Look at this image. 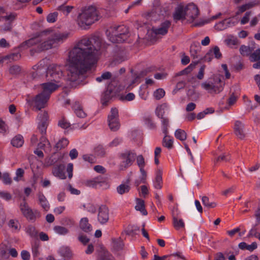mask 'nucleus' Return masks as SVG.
Returning a JSON list of instances; mask_svg holds the SVG:
<instances>
[{
  "label": "nucleus",
  "instance_id": "5701e85b",
  "mask_svg": "<svg viewBox=\"0 0 260 260\" xmlns=\"http://www.w3.org/2000/svg\"><path fill=\"white\" fill-rule=\"evenodd\" d=\"M116 120H118V111L116 108L111 109L110 113L108 116V125L110 126L112 123H115Z\"/></svg>",
  "mask_w": 260,
  "mask_h": 260
},
{
  "label": "nucleus",
  "instance_id": "f3484780",
  "mask_svg": "<svg viewBox=\"0 0 260 260\" xmlns=\"http://www.w3.org/2000/svg\"><path fill=\"white\" fill-rule=\"evenodd\" d=\"M72 108L78 117L83 118L86 116V114L83 111L82 106L79 101L73 102Z\"/></svg>",
  "mask_w": 260,
  "mask_h": 260
},
{
  "label": "nucleus",
  "instance_id": "37998d69",
  "mask_svg": "<svg viewBox=\"0 0 260 260\" xmlns=\"http://www.w3.org/2000/svg\"><path fill=\"white\" fill-rule=\"evenodd\" d=\"M231 159L230 155L229 153H223L218 156L214 160V163L216 164L220 161H229Z\"/></svg>",
  "mask_w": 260,
  "mask_h": 260
},
{
  "label": "nucleus",
  "instance_id": "774afa93",
  "mask_svg": "<svg viewBox=\"0 0 260 260\" xmlns=\"http://www.w3.org/2000/svg\"><path fill=\"white\" fill-rule=\"evenodd\" d=\"M21 68L19 66L14 65L11 66L9 69V72L13 75H17L20 73Z\"/></svg>",
  "mask_w": 260,
  "mask_h": 260
},
{
  "label": "nucleus",
  "instance_id": "c756f323",
  "mask_svg": "<svg viewBox=\"0 0 260 260\" xmlns=\"http://www.w3.org/2000/svg\"><path fill=\"white\" fill-rule=\"evenodd\" d=\"M202 202L204 207L208 209L214 208L216 207L217 204L214 202H211L207 196H203L202 198Z\"/></svg>",
  "mask_w": 260,
  "mask_h": 260
},
{
  "label": "nucleus",
  "instance_id": "a18cd8bd",
  "mask_svg": "<svg viewBox=\"0 0 260 260\" xmlns=\"http://www.w3.org/2000/svg\"><path fill=\"white\" fill-rule=\"evenodd\" d=\"M73 9V7L70 6L61 5L58 7L57 10L62 12L65 15H68Z\"/></svg>",
  "mask_w": 260,
  "mask_h": 260
},
{
  "label": "nucleus",
  "instance_id": "6ab92c4d",
  "mask_svg": "<svg viewBox=\"0 0 260 260\" xmlns=\"http://www.w3.org/2000/svg\"><path fill=\"white\" fill-rule=\"evenodd\" d=\"M124 242L120 237L112 239V249L113 251H119L123 249Z\"/></svg>",
  "mask_w": 260,
  "mask_h": 260
},
{
  "label": "nucleus",
  "instance_id": "9d476101",
  "mask_svg": "<svg viewBox=\"0 0 260 260\" xmlns=\"http://www.w3.org/2000/svg\"><path fill=\"white\" fill-rule=\"evenodd\" d=\"M136 153L131 150H125L120 154V157L123 159L121 162V167L126 168L131 166L135 160Z\"/></svg>",
  "mask_w": 260,
  "mask_h": 260
},
{
  "label": "nucleus",
  "instance_id": "49530a36",
  "mask_svg": "<svg viewBox=\"0 0 260 260\" xmlns=\"http://www.w3.org/2000/svg\"><path fill=\"white\" fill-rule=\"evenodd\" d=\"M20 57H21V54H20L19 52H18L12 53H11L9 55L5 56L4 57V59H9L10 60L15 61V60H17L19 59L20 58Z\"/></svg>",
  "mask_w": 260,
  "mask_h": 260
},
{
  "label": "nucleus",
  "instance_id": "a19ab883",
  "mask_svg": "<svg viewBox=\"0 0 260 260\" xmlns=\"http://www.w3.org/2000/svg\"><path fill=\"white\" fill-rule=\"evenodd\" d=\"M144 121L146 125L150 128L153 129L155 127V124L153 122L152 120V117L150 115H147L144 117Z\"/></svg>",
  "mask_w": 260,
  "mask_h": 260
},
{
  "label": "nucleus",
  "instance_id": "5fc2aeb1",
  "mask_svg": "<svg viewBox=\"0 0 260 260\" xmlns=\"http://www.w3.org/2000/svg\"><path fill=\"white\" fill-rule=\"evenodd\" d=\"M48 123L46 122H40L38 124V129L41 135H46Z\"/></svg>",
  "mask_w": 260,
  "mask_h": 260
},
{
  "label": "nucleus",
  "instance_id": "ddd939ff",
  "mask_svg": "<svg viewBox=\"0 0 260 260\" xmlns=\"http://www.w3.org/2000/svg\"><path fill=\"white\" fill-rule=\"evenodd\" d=\"M49 99H26L27 103L35 108L37 110H40L46 107Z\"/></svg>",
  "mask_w": 260,
  "mask_h": 260
},
{
  "label": "nucleus",
  "instance_id": "58836bf2",
  "mask_svg": "<svg viewBox=\"0 0 260 260\" xmlns=\"http://www.w3.org/2000/svg\"><path fill=\"white\" fill-rule=\"evenodd\" d=\"M162 175L161 173L160 172L156 174L155 182H154V187L156 189H160L162 187Z\"/></svg>",
  "mask_w": 260,
  "mask_h": 260
},
{
  "label": "nucleus",
  "instance_id": "e433bc0d",
  "mask_svg": "<svg viewBox=\"0 0 260 260\" xmlns=\"http://www.w3.org/2000/svg\"><path fill=\"white\" fill-rule=\"evenodd\" d=\"M130 186L125 184H121L117 187V191L120 194H123L129 192Z\"/></svg>",
  "mask_w": 260,
  "mask_h": 260
},
{
  "label": "nucleus",
  "instance_id": "20e7f679",
  "mask_svg": "<svg viewBox=\"0 0 260 260\" xmlns=\"http://www.w3.org/2000/svg\"><path fill=\"white\" fill-rule=\"evenodd\" d=\"M222 78L223 77L220 75H213L207 81L202 83V86L210 93H219L223 90L224 85Z\"/></svg>",
  "mask_w": 260,
  "mask_h": 260
},
{
  "label": "nucleus",
  "instance_id": "680f3d73",
  "mask_svg": "<svg viewBox=\"0 0 260 260\" xmlns=\"http://www.w3.org/2000/svg\"><path fill=\"white\" fill-rule=\"evenodd\" d=\"M58 125L62 128L66 129L71 126V124L64 117H62L58 121Z\"/></svg>",
  "mask_w": 260,
  "mask_h": 260
},
{
  "label": "nucleus",
  "instance_id": "f8f14e48",
  "mask_svg": "<svg viewBox=\"0 0 260 260\" xmlns=\"http://www.w3.org/2000/svg\"><path fill=\"white\" fill-rule=\"evenodd\" d=\"M116 31L110 28L106 31L108 39L113 43H121L125 42L127 39H123L122 34L119 32L115 33Z\"/></svg>",
  "mask_w": 260,
  "mask_h": 260
},
{
  "label": "nucleus",
  "instance_id": "603ef678",
  "mask_svg": "<svg viewBox=\"0 0 260 260\" xmlns=\"http://www.w3.org/2000/svg\"><path fill=\"white\" fill-rule=\"evenodd\" d=\"M249 59L251 62H255L260 60V49L256 50L253 53H251Z\"/></svg>",
  "mask_w": 260,
  "mask_h": 260
},
{
  "label": "nucleus",
  "instance_id": "6e6552de",
  "mask_svg": "<svg viewBox=\"0 0 260 260\" xmlns=\"http://www.w3.org/2000/svg\"><path fill=\"white\" fill-rule=\"evenodd\" d=\"M172 216L173 219V225L176 230L185 227V223L182 218H180L181 212L176 206L173 207L172 209Z\"/></svg>",
  "mask_w": 260,
  "mask_h": 260
},
{
  "label": "nucleus",
  "instance_id": "0e129e2a",
  "mask_svg": "<svg viewBox=\"0 0 260 260\" xmlns=\"http://www.w3.org/2000/svg\"><path fill=\"white\" fill-rule=\"evenodd\" d=\"M58 16L57 12L50 13L47 16V21L49 23H53L56 21Z\"/></svg>",
  "mask_w": 260,
  "mask_h": 260
},
{
  "label": "nucleus",
  "instance_id": "ea45409f",
  "mask_svg": "<svg viewBox=\"0 0 260 260\" xmlns=\"http://www.w3.org/2000/svg\"><path fill=\"white\" fill-rule=\"evenodd\" d=\"M225 42L226 45L231 47H232L234 46H237L239 44L238 39L233 36H231L226 39Z\"/></svg>",
  "mask_w": 260,
  "mask_h": 260
},
{
  "label": "nucleus",
  "instance_id": "4be33fe9",
  "mask_svg": "<svg viewBox=\"0 0 260 260\" xmlns=\"http://www.w3.org/2000/svg\"><path fill=\"white\" fill-rule=\"evenodd\" d=\"M111 28L116 31L115 33L119 32V34H121L122 37H123L122 38V39H127V38H128L129 30L128 28L125 26L121 25L112 27Z\"/></svg>",
  "mask_w": 260,
  "mask_h": 260
},
{
  "label": "nucleus",
  "instance_id": "473e14b6",
  "mask_svg": "<svg viewBox=\"0 0 260 260\" xmlns=\"http://www.w3.org/2000/svg\"><path fill=\"white\" fill-rule=\"evenodd\" d=\"M175 136L177 139L183 141L186 139L187 134L184 130L178 128L175 132Z\"/></svg>",
  "mask_w": 260,
  "mask_h": 260
},
{
  "label": "nucleus",
  "instance_id": "338daca9",
  "mask_svg": "<svg viewBox=\"0 0 260 260\" xmlns=\"http://www.w3.org/2000/svg\"><path fill=\"white\" fill-rule=\"evenodd\" d=\"M139 227L136 225H133L128 228V229L126 231V234L128 235L135 234L136 232L139 231Z\"/></svg>",
  "mask_w": 260,
  "mask_h": 260
},
{
  "label": "nucleus",
  "instance_id": "39448f33",
  "mask_svg": "<svg viewBox=\"0 0 260 260\" xmlns=\"http://www.w3.org/2000/svg\"><path fill=\"white\" fill-rule=\"evenodd\" d=\"M46 77L47 80L55 82L58 84L63 79V73L61 67L55 64H52L48 66L46 71Z\"/></svg>",
  "mask_w": 260,
  "mask_h": 260
},
{
  "label": "nucleus",
  "instance_id": "a211bd4d",
  "mask_svg": "<svg viewBox=\"0 0 260 260\" xmlns=\"http://www.w3.org/2000/svg\"><path fill=\"white\" fill-rule=\"evenodd\" d=\"M65 166L63 164H60L54 167L52 170L53 174L61 179H64L66 178L64 173Z\"/></svg>",
  "mask_w": 260,
  "mask_h": 260
},
{
  "label": "nucleus",
  "instance_id": "c9c22d12",
  "mask_svg": "<svg viewBox=\"0 0 260 260\" xmlns=\"http://www.w3.org/2000/svg\"><path fill=\"white\" fill-rule=\"evenodd\" d=\"M161 119V124H162V133L165 135L168 134V127L169 126V119L168 118L162 117Z\"/></svg>",
  "mask_w": 260,
  "mask_h": 260
},
{
  "label": "nucleus",
  "instance_id": "13d9d810",
  "mask_svg": "<svg viewBox=\"0 0 260 260\" xmlns=\"http://www.w3.org/2000/svg\"><path fill=\"white\" fill-rule=\"evenodd\" d=\"M221 15H222V14L221 13H218L217 14H216L214 16H213L212 17H211L210 18H209L208 19H206L203 22H200L198 23H196L195 24V26H202L206 23H208L212 20H215V19L218 18Z\"/></svg>",
  "mask_w": 260,
  "mask_h": 260
},
{
  "label": "nucleus",
  "instance_id": "2f4dec72",
  "mask_svg": "<svg viewBox=\"0 0 260 260\" xmlns=\"http://www.w3.org/2000/svg\"><path fill=\"white\" fill-rule=\"evenodd\" d=\"M69 141L67 138H62L56 144L55 148L56 151L64 148L69 144Z\"/></svg>",
  "mask_w": 260,
  "mask_h": 260
},
{
  "label": "nucleus",
  "instance_id": "09e8293b",
  "mask_svg": "<svg viewBox=\"0 0 260 260\" xmlns=\"http://www.w3.org/2000/svg\"><path fill=\"white\" fill-rule=\"evenodd\" d=\"M112 77V74L109 72L103 73L100 77L96 78V81L101 82L103 80H109Z\"/></svg>",
  "mask_w": 260,
  "mask_h": 260
},
{
  "label": "nucleus",
  "instance_id": "1a4fd4ad",
  "mask_svg": "<svg viewBox=\"0 0 260 260\" xmlns=\"http://www.w3.org/2000/svg\"><path fill=\"white\" fill-rule=\"evenodd\" d=\"M186 19L192 22L199 15V10L193 3H190L184 7Z\"/></svg>",
  "mask_w": 260,
  "mask_h": 260
},
{
  "label": "nucleus",
  "instance_id": "f257e3e1",
  "mask_svg": "<svg viewBox=\"0 0 260 260\" xmlns=\"http://www.w3.org/2000/svg\"><path fill=\"white\" fill-rule=\"evenodd\" d=\"M102 44L101 39L96 36L81 39L69 52V72L71 81L78 80L96 63Z\"/></svg>",
  "mask_w": 260,
  "mask_h": 260
},
{
  "label": "nucleus",
  "instance_id": "4468645a",
  "mask_svg": "<svg viewBox=\"0 0 260 260\" xmlns=\"http://www.w3.org/2000/svg\"><path fill=\"white\" fill-rule=\"evenodd\" d=\"M171 23L169 20H166L162 22L158 27H153L152 29V32L156 35H166L168 32V29L170 27Z\"/></svg>",
  "mask_w": 260,
  "mask_h": 260
},
{
  "label": "nucleus",
  "instance_id": "864d4df0",
  "mask_svg": "<svg viewBox=\"0 0 260 260\" xmlns=\"http://www.w3.org/2000/svg\"><path fill=\"white\" fill-rule=\"evenodd\" d=\"M26 233L31 237H36L37 236V232L35 226L28 225L25 229Z\"/></svg>",
  "mask_w": 260,
  "mask_h": 260
},
{
  "label": "nucleus",
  "instance_id": "6e6d98bb",
  "mask_svg": "<svg viewBox=\"0 0 260 260\" xmlns=\"http://www.w3.org/2000/svg\"><path fill=\"white\" fill-rule=\"evenodd\" d=\"M1 177L2 178V180L4 184L5 185H10L12 183V180L8 173L5 172L3 173Z\"/></svg>",
  "mask_w": 260,
  "mask_h": 260
},
{
  "label": "nucleus",
  "instance_id": "4c0bfd02",
  "mask_svg": "<svg viewBox=\"0 0 260 260\" xmlns=\"http://www.w3.org/2000/svg\"><path fill=\"white\" fill-rule=\"evenodd\" d=\"M9 254L7 253V246L5 244L0 245V260L7 259Z\"/></svg>",
  "mask_w": 260,
  "mask_h": 260
},
{
  "label": "nucleus",
  "instance_id": "7ed1b4c3",
  "mask_svg": "<svg viewBox=\"0 0 260 260\" xmlns=\"http://www.w3.org/2000/svg\"><path fill=\"white\" fill-rule=\"evenodd\" d=\"M99 16L94 7L89 6L82 10L78 16L77 22L79 26L82 29H86V26H90L99 20Z\"/></svg>",
  "mask_w": 260,
  "mask_h": 260
},
{
  "label": "nucleus",
  "instance_id": "2eb2a0df",
  "mask_svg": "<svg viewBox=\"0 0 260 260\" xmlns=\"http://www.w3.org/2000/svg\"><path fill=\"white\" fill-rule=\"evenodd\" d=\"M106 184V182L102 176H99L92 179L88 180L85 182V185L87 186L95 188H100Z\"/></svg>",
  "mask_w": 260,
  "mask_h": 260
},
{
  "label": "nucleus",
  "instance_id": "8fccbe9b",
  "mask_svg": "<svg viewBox=\"0 0 260 260\" xmlns=\"http://www.w3.org/2000/svg\"><path fill=\"white\" fill-rule=\"evenodd\" d=\"M198 61H196L193 62V63H191L186 68L181 71L180 72L179 75L187 74L189 73L195 67V66L198 63Z\"/></svg>",
  "mask_w": 260,
  "mask_h": 260
},
{
  "label": "nucleus",
  "instance_id": "aec40b11",
  "mask_svg": "<svg viewBox=\"0 0 260 260\" xmlns=\"http://www.w3.org/2000/svg\"><path fill=\"white\" fill-rule=\"evenodd\" d=\"M244 124L240 121H236L235 123V133L237 137L243 139L245 137V134L243 131Z\"/></svg>",
  "mask_w": 260,
  "mask_h": 260
},
{
  "label": "nucleus",
  "instance_id": "4d7b16f0",
  "mask_svg": "<svg viewBox=\"0 0 260 260\" xmlns=\"http://www.w3.org/2000/svg\"><path fill=\"white\" fill-rule=\"evenodd\" d=\"M221 15H222V14L221 13H218L217 14H216L214 16H213L212 17H211L210 18H209L208 19H206L203 22H200L198 23H196L195 24V26H202L206 23H208L212 20H215V19L218 18Z\"/></svg>",
  "mask_w": 260,
  "mask_h": 260
},
{
  "label": "nucleus",
  "instance_id": "393cba45",
  "mask_svg": "<svg viewBox=\"0 0 260 260\" xmlns=\"http://www.w3.org/2000/svg\"><path fill=\"white\" fill-rule=\"evenodd\" d=\"M80 229L86 233H89L92 231V226L88 222V219L87 217L81 218L80 221Z\"/></svg>",
  "mask_w": 260,
  "mask_h": 260
},
{
  "label": "nucleus",
  "instance_id": "412c9836",
  "mask_svg": "<svg viewBox=\"0 0 260 260\" xmlns=\"http://www.w3.org/2000/svg\"><path fill=\"white\" fill-rule=\"evenodd\" d=\"M237 99H221L219 102V105L221 109H229L230 106L236 103Z\"/></svg>",
  "mask_w": 260,
  "mask_h": 260
},
{
  "label": "nucleus",
  "instance_id": "69168bd1",
  "mask_svg": "<svg viewBox=\"0 0 260 260\" xmlns=\"http://www.w3.org/2000/svg\"><path fill=\"white\" fill-rule=\"evenodd\" d=\"M39 244L38 243V242H36L32 245V253L33 256L35 257H37L39 256L40 253L39 251Z\"/></svg>",
  "mask_w": 260,
  "mask_h": 260
},
{
  "label": "nucleus",
  "instance_id": "c03bdc74",
  "mask_svg": "<svg viewBox=\"0 0 260 260\" xmlns=\"http://www.w3.org/2000/svg\"><path fill=\"white\" fill-rule=\"evenodd\" d=\"M95 154L99 157H103L105 156L106 152L104 147L99 145L94 148Z\"/></svg>",
  "mask_w": 260,
  "mask_h": 260
},
{
  "label": "nucleus",
  "instance_id": "c85d7f7f",
  "mask_svg": "<svg viewBox=\"0 0 260 260\" xmlns=\"http://www.w3.org/2000/svg\"><path fill=\"white\" fill-rule=\"evenodd\" d=\"M39 203L41 207L45 210L48 211L49 209V204L46 197L42 193H39L38 194Z\"/></svg>",
  "mask_w": 260,
  "mask_h": 260
},
{
  "label": "nucleus",
  "instance_id": "dca6fc26",
  "mask_svg": "<svg viewBox=\"0 0 260 260\" xmlns=\"http://www.w3.org/2000/svg\"><path fill=\"white\" fill-rule=\"evenodd\" d=\"M173 18L175 22L178 21H183L186 19L183 5H179L175 8L173 14Z\"/></svg>",
  "mask_w": 260,
  "mask_h": 260
},
{
  "label": "nucleus",
  "instance_id": "7c9ffc66",
  "mask_svg": "<svg viewBox=\"0 0 260 260\" xmlns=\"http://www.w3.org/2000/svg\"><path fill=\"white\" fill-rule=\"evenodd\" d=\"M162 144L164 147L171 149L173 147V139H170V137L168 136V134L165 135Z\"/></svg>",
  "mask_w": 260,
  "mask_h": 260
},
{
  "label": "nucleus",
  "instance_id": "bb28decb",
  "mask_svg": "<svg viewBox=\"0 0 260 260\" xmlns=\"http://www.w3.org/2000/svg\"><path fill=\"white\" fill-rule=\"evenodd\" d=\"M58 253L63 258H70L72 256L70 248L66 246L60 247L58 250Z\"/></svg>",
  "mask_w": 260,
  "mask_h": 260
},
{
  "label": "nucleus",
  "instance_id": "b1692460",
  "mask_svg": "<svg viewBox=\"0 0 260 260\" xmlns=\"http://www.w3.org/2000/svg\"><path fill=\"white\" fill-rule=\"evenodd\" d=\"M258 4V2H250L247 4H245L238 7V10L236 12V15H239L244 12L247 10H249L253 7L257 5Z\"/></svg>",
  "mask_w": 260,
  "mask_h": 260
},
{
  "label": "nucleus",
  "instance_id": "423d86ee",
  "mask_svg": "<svg viewBox=\"0 0 260 260\" xmlns=\"http://www.w3.org/2000/svg\"><path fill=\"white\" fill-rule=\"evenodd\" d=\"M19 208L23 215L29 221L35 222L37 218H39L41 213L38 210H32L28 205L25 198L20 204Z\"/></svg>",
  "mask_w": 260,
  "mask_h": 260
},
{
  "label": "nucleus",
  "instance_id": "f704fd0d",
  "mask_svg": "<svg viewBox=\"0 0 260 260\" xmlns=\"http://www.w3.org/2000/svg\"><path fill=\"white\" fill-rule=\"evenodd\" d=\"M167 108L166 104H164L157 107L155 110V114L158 118L164 117L165 110Z\"/></svg>",
  "mask_w": 260,
  "mask_h": 260
},
{
  "label": "nucleus",
  "instance_id": "0eeeda50",
  "mask_svg": "<svg viewBox=\"0 0 260 260\" xmlns=\"http://www.w3.org/2000/svg\"><path fill=\"white\" fill-rule=\"evenodd\" d=\"M41 86V91L40 93L36 95L35 98H49L51 93L61 85L49 82L43 83Z\"/></svg>",
  "mask_w": 260,
  "mask_h": 260
},
{
  "label": "nucleus",
  "instance_id": "052dcab7",
  "mask_svg": "<svg viewBox=\"0 0 260 260\" xmlns=\"http://www.w3.org/2000/svg\"><path fill=\"white\" fill-rule=\"evenodd\" d=\"M113 256L108 251H104L100 255L101 260H114Z\"/></svg>",
  "mask_w": 260,
  "mask_h": 260
},
{
  "label": "nucleus",
  "instance_id": "cd10ccee",
  "mask_svg": "<svg viewBox=\"0 0 260 260\" xmlns=\"http://www.w3.org/2000/svg\"><path fill=\"white\" fill-rule=\"evenodd\" d=\"M11 143L14 147H20L24 143L23 137L20 135H16L12 139Z\"/></svg>",
  "mask_w": 260,
  "mask_h": 260
},
{
  "label": "nucleus",
  "instance_id": "3c124183",
  "mask_svg": "<svg viewBox=\"0 0 260 260\" xmlns=\"http://www.w3.org/2000/svg\"><path fill=\"white\" fill-rule=\"evenodd\" d=\"M53 230L55 233L59 235H66L69 232L66 228L60 225L55 226Z\"/></svg>",
  "mask_w": 260,
  "mask_h": 260
},
{
  "label": "nucleus",
  "instance_id": "e2e57ef3",
  "mask_svg": "<svg viewBox=\"0 0 260 260\" xmlns=\"http://www.w3.org/2000/svg\"><path fill=\"white\" fill-rule=\"evenodd\" d=\"M209 51H212V55H214L215 58L217 59H220L222 56V54L218 46H215L213 49H210Z\"/></svg>",
  "mask_w": 260,
  "mask_h": 260
},
{
  "label": "nucleus",
  "instance_id": "a878e982",
  "mask_svg": "<svg viewBox=\"0 0 260 260\" xmlns=\"http://www.w3.org/2000/svg\"><path fill=\"white\" fill-rule=\"evenodd\" d=\"M200 48V46L199 44L197 45L194 43L191 45L190 49L191 56L193 57V58H199V60H198L199 62L201 60H200L201 57H200L199 55V52Z\"/></svg>",
  "mask_w": 260,
  "mask_h": 260
},
{
  "label": "nucleus",
  "instance_id": "de8ad7c7",
  "mask_svg": "<svg viewBox=\"0 0 260 260\" xmlns=\"http://www.w3.org/2000/svg\"><path fill=\"white\" fill-rule=\"evenodd\" d=\"M241 54L243 56H248L250 55L251 53V50L249 46L245 45H242L239 49Z\"/></svg>",
  "mask_w": 260,
  "mask_h": 260
},
{
  "label": "nucleus",
  "instance_id": "bf43d9fd",
  "mask_svg": "<svg viewBox=\"0 0 260 260\" xmlns=\"http://www.w3.org/2000/svg\"><path fill=\"white\" fill-rule=\"evenodd\" d=\"M221 15H222V14L221 13H218L217 14H216L214 16H213L212 17H211L210 18H209L208 19H206L203 22H200L198 23H196L195 24V26H202L206 23H208L212 20H215V19L218 18Z\"/></svg>",
  "mask_w": 260,
  "mask_h": 260
},
{
  "label": "nucleus",
  "instance_id": "9b49d317",
  "mask_svg": "<svg viewBox=\"0 0 260 260\" xmlns=\"http://www.w3.org/2000/svg\"><path fill=\"white\" fill-rule=\"evenodd\" d=\"M98 220L102 224H104L108 222L109 218L108 208L104 205L99 207L98 210Z\"/></svg>",
  "mask_w": 260,
  "mask_h": 260
},
{
  "label": "nucleus",
  "instance_id": "f03ea898",
  "mask_svg": "<svg viewBox=\"0 0 260 260\" xmlns=\"http://www.w3.org/2000/svg\"><path fill=\"white\" fill-rule=\"evenodd\" d=\"M69 35L68 32H60L48 28L36 33L34 37L23 42L19 47L25 49L37 45L35 52H41L57 47L67 40Z\"/></svg>",
  "mask_w": 260,
  "mask_h": 260
},
{
  "label": "nucleus",
  "instance_id": "72a5a7b5",
  "mask_svg": "<svg viewBox=\"0 0 260 260\" xmlns=\"http://www.w3.org/2000/svg\"><path fill=\"white\" fill-rule=\"evenodd\" d=\"M124 51L122 50H118V51L115 52L114 55V61L117 63H120L124 61Z\"/></svg>",
  "mask_w": 260,
  "mask_h": 260
},
{
  "label": "nucleus",
  "instance_id": "79ce46f5",
  "mask_svg": "<svg viewBox=\"0 0 260 260\" xmlns=\"http://www.w3.org/2000/svg\"><path fill=\"white\" fill-rule=\"evenodd\" d=\"M244 102L247 106L248 108H250V109H253L254 108L257 107V105L258 104L260 105V99H254V101L255 102V104L252 105L251 104V101L249 99H243Z\"/></svg>",
  "mask_w": 260,
  "mask_h": 260
}]
</instances>
